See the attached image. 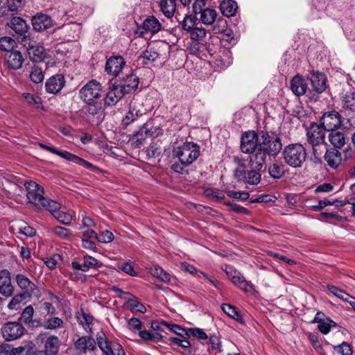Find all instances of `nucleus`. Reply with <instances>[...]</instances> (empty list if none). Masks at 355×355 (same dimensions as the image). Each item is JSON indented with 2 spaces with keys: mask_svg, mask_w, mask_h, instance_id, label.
Masks as SVG:
<instances>
[{
  "mask_svg": "<svg viewBox=\"0 0 355 355\" xmlns=\"http://www.w3.org/2000/svg\"><path fill=\"white\" fill-rule=\"evenodd\" d=\"M22 96L29 104L35 105L37 108L42 107V100L38 96L30 93H24Z\"/></svg>",
  "mask_w": 355,
  "mask_h": 355,
  "instance_id": "obj_55",
  "label": "nucleus"
},
{
  "mask_svg": "<svg viewBox=\"0 0 355 355\" xmlns=\"http://www.w3.org/2000/svg\"><path fill=\"white\" fill-rule=\"evenodd\" d=\"M51 231L55 235L63 239H69L71 235V232L69 229L61 226L54 227Z\"/></svg>",
  "mask_w": 355,
  "mask_h": 355,
  "instance_id": "obj_52",
  "label": "nucleus"
},
{
  "mask_svg": "<svg viewBox=\"0 0 355 355\" xmlns=\"http://www.w3.org/2000/svg\"><path fill=\"white\" fill-rule=\"evenodd\" d=\"M14 288L11 284L10 272L8 270L0 271V293L6 297L11 296Z\"/></svg>",
  "mask_w": 355,
  "mask_h": 355,
  "instance_id": "obj_22",
  "label": "nucleus"
},
{
  "mask_svg": "<svg viewBox=\"0 0 355 355\" xmlns=\"http://www.w3.org/2000/svg\"><path fill=\"white\" fill-rule=\"evenodd\" d=\"M6 61L9 68L17 70L21 68L24 58L21 52L12 51L7 55Z\"/></svg>",
  "mask_w": 355,
  "mask_h": 355,
  "instance_id": "obj_28",
  "label": "nucleus"
},
{
  "mask_svg": "<svg viewBox=\"0 0 355 355\" xmlns=\"http://www.w3.org/2000/svg\"><path fill=\"white\" fill-rule=\"evenodd\" d=\"M127 94L122 87L118 85L112 84L104 99L105 104L109 106L115 105L123 96Z\"/></svg>",
  "mask_w": 355,
  "mask_h": 355,
  "instance_id": "obj_17",
  "label": "nucleus"
},
{
  "mask_svg": "<svg viewBox=\"0 0 355 355\" xmlns=\"http://www.w3.org/2000/svg\"><path fill=\"white\" fill-rule=\"evenodd\" d=\"M141 105L137 102L130 103L129 110L123 119L122 123L123 125L128 126L143 115L144 112L141 110Z\"/></svg>",
  "mask_w": 355,
  "mask_h": 355,
  "instance_id": "obj_24",
  "label": "nucleus"
},
{
  "mask_svg": "<svg viewBox=\"0 0 355 355\" xmlns=\"http://www.w3.org/2000/svg\"><path fill=\"white\" fill-rule=\"evenodd\" d=\"M113 234L108 230L103 231L100 234H97L96 240L102 243H110L111 241H113Z\"/></svg>",
  "mask_w": 355,
  "mask_h": 355,
  "instance_id": "obj_59",
  "label": "nucleus"
},
{
  "mask_svg": "<svg viewBox=\"0 0 355 355\" xmlns=\"http://www.w3.org/2000/svg\"><path fill=\"white\" fill-rule=\"evenodd\" d=\"M175 0H162L160 8L165 16L171 17L175 10Z\"/></svg>",
  "mask_w": 355,
  "mask_h": 355,
  "instance_id": "obj_40",
  "label": "nucleus"
},
{
  "mask_svg": "<svg viewBox=\"0 0 355 355\" xmlns=\"http://www.w3.org/2000/svg\"><path fill=\"white\" fill-rule=\"evenodd\" d=\"M0 180L2 186L8 192H13L18 193L23 191V188L21 184H24V182L20 181L19 178L9 173H4L0 175Z\"/></svg>",
  "mask_w": 355,
  "mask_h": 355,
  "instance_id": "obj_13",
  "label": "nucleus"
},
{
  "mask_svg": "<svg viewBox=\"0 0 355 355\" xmlns=\"http://www.w3.org/2000/svg\"><path fill=\"white\" fill-rule=\"evenodd\" d=\"M313 89L318 94L322 93L327 88V78L324 73L313 72L311 76Z\"/></svg>",
  "mask_w": 355,
  "mask_h": 355,
  "instance_id": "obj_25",
  "label": "nucleus"
},
{
  "mask_svg": "<svg viewBox=\"0 0 355 355\" xmlns=\"http://www.w3.org/2000/svg\"><path fill=\"white\" fill-rule=\"evenodd\" d=\"M225 205L230 207V209L238 214H249L250 211L245 207L233 202H225Z\"/></svg>",
  "mask_w": 355,
  "mask_h": 355,
  "instance_id": "obj_57",
  "label": "nucleus"
},
{
  "mask_svg": "<svg viewBox=\"0 0 355 355\" xmlns=\"http://www.w3.org/2000/svg\"><path fill=\"white\" fill-rule=\"evenodd\" d=\"M221 309L228 316L232 318L241 323L243 322V318L236 306L229 304H223L221 305Z\"/></svg>",
  "mask_w": 355,
  "mask_h": 355,
  "instance_id": "obj_38",
  "label": "nucleus"
},
{
  "mask_svg": "<svg viewBox=\"0 0 355 355\" xmlns=\"http://www.w3.org/2000/svg\"><path fill=\"white\" fill-rule=\"evenodd\" d=\"M131 297L127 301L126 304L129 309L132 311H138L140 313H146V308L145 306L138 301L137 298L132 295H130Z\"/></svg>",
  "mask_w": 355,
  "mask_h": 355,
  "instance_id": "obj_43",
  "label": "nucleus"
},
{
  "mask_svg": "<svg viewBox=\"0 0 355 355\" xmlns=\"http://www.w3.org/2000/svg\"><path fill=\"white\" fill-rule=\"evenodd\" d=\"M326 131L320 124L317 123H311L306 130L307 141L312 146L313 153L315 157L321 154L318 152L316 147L325 144Z\"/></svg>",
  "mask_w": 355,
  "mask_h": 355,
  "instance_id": "obj_7",
  "label": "nucleus"
},
{
  "mask_svg": "<svg viewBox=\"0 0 355 355\" xmlns=\"http://www.w3.org/2000/svg\"><path fill=\"white\" fill-rule=\"evenodd\" d=\"M96 348V340L92 336H81L74 343V349L79 354H85L87 351H94Z\"/></svg>",
  "mask_w": 355,
  "mask_h": 355,
  "instance_id": "obj_14",
  "label": "nucleus"
},
{
  "mask_svg": "<svg viewBox=\"0 0 355 355\" xmlns=\"http://www.w3.org/2000/svg\"><path fill=\"white\" fill-rule=\"evenodd\" d=\"M31 21L33 29L37 32L43 31L53 26V21L51 17L42 13L33 16Z\"/></svg>",
  "mask_w": 355,
  "mask_h": 355,
  "instance_id": "obj_16",
  "label": "nucleus"
},
{
  "mask_svg": "<svg viewBox=\"0 0 355 355\" xmlns=\"http://www.w3.org/2000/svg\"><path fill=\"white\" fill-rule=\"evenodd\" d=\"M101 94V87L96 80L89 81L80 90V98L87 103H93Z\"/></svg>",
  "mask_w": 355,
  "mask_h": 355,
  "instance_id": "obj_11",
  "label": "nucleus"
},
{
  "mask_svg": "<svg viewBox=\"0 0 355 355\" xmlns=\"http://www.w3.org/2000/svg\"><path fill=\"white\" fill-rule=\"evenodd\" d=\"M28 56L33 62H41L46 57V52L42 46L37 43L32 49H28L27 51Z\"/></svg>",
  "mask_w": 355,
  "mask_h": 355,
  "instance_id": "obj_31",
  "label": "nucleus"
},
{
  "mask_svg": "<svg viewBox=\"0 0 355 355\" xmlns=\"http://www.w3.org/2000/svg\"><path fill=\"white\" fill-rule=\"evenodd\" d=\"M270 175L275 178H280L284 173V166L277 163H273L268 168Z\"/></svg>",
  "mask_w": 355,
  "mask_h": 355,
  "instance_id": "obj_47",
  "label": "nucleus"
},
{
  "mask_svg": "<svg viewBox=\"0 0 355 355\" xmlns=\"http://www.w3.org/2000/svg\"><path fill=\"white\" fill-rule=\"evenodd\" d=\"M196 23V16H185L182 23V28L184 31L188 32H191V31L194 28Z\"/></svg>",
  "mask_w": 355,
  "mask_h": 355,
  "instance_id": "obj_53",
  "label": "nucleus"
},
{
  "mask_svg": "<svg viewBox=\"0 0 355 355\" xmlns=\"http://www.w3.org/2000/svg\"><path fill=\"white\" fill-rule=\"evenodd\" d=\"M211 350H218L219 353L222 352V343L219 336L213 334L208 336Z\"/></svg>",
  "mask_w": 355,
  "mask_h": 355,
  "instance_id": "obj_54",
  "label": "nucleus"
},
{
  "mask_svg": "<svg viewBox=\"0 0 355 355\" xmlns=\"http://www.w3.org/2000/svg\"><path fill=\"white\" fill-rule=\"evenodd\" d=\"M33 313L34 309L32 306L29 305L24 309L21 313V318L24 322L30 323L32 321Z\"/></svg>",
  "mask_w": 355,
  "mask_h": 355,
  "instance_id": "obj_62",
  "label": "nucleus"
},
{
  "mask_svg": "<svg viewBox=\"0 0 355 355\" xmlns=\"http://www.w3.org/2000/svg\"><path fill=\"white\" fill-rule=\"evenodd\" d=\"M22 37L21 44L26 49L27 51L37 44L35 37L28 32L23 35Z\"/></svg>",
  "mask_w": 355,
  "mask_h": 355,
  "instance_id": "obj_51",
  "label": "nucleus"
},
{
  "mask_svg": "<svg viewBox=\"0 0 355 355\" xmlns=\"http://www.w3.org/2000/svg\"><path fill=\"white\" fill-rule=\"evenodd\" d=\"M37 341L44 345V352L47 355H57L58 354L61 341L58 336L40 334L37 336Z\"/></svg>",
  "mask_w": 355,
  "mask_h": 355,
  "instance_id": "obj_10",
  "label": "nucleus"
},
{
  "mask_svg": "<svg viewBox=\"0 0 355 355\" xmlns=\"http://www.w3.org/2000/svg\"><path fill=\"white\" fill-rule=\"evenodd\" d=\"M259 148L249 157V164L261 168L268 157H275L282 148L281 138L274 131L259 130Z\"/></svg>",
  "mask_w": 355,
  "mask_h": 355,
  "instance_id": "obj_1",
  "label": "nucleus"
},
{
  "mask_svg": "<svg viewBox=\"0 0 355 355\" xmlns=\"http://www.w3.org/2000/svg\"><path fill=\"white\" fill-rule=\"evenodd\" d=\"M139 336L144 340L154 341L159 340L162 338V336L159 333H151L146 330H140Z\"/></svg>",
  "mask_w": 355,
  "mask_h": 355,
  "instance_id": "obj_49",
  "label": "nucleus"
},
{
  "mask_svg": "<svg viewBox=\"0 0 355 355\" xmlns=\"http://www.w3.org/2000/svg\"><path fill=\"white\" fill-rule=\"evenodd\" d=\"M139 83V78L136 75L130 73L123 80L119 85L127 94H129L137 88Z\"/></svg>",
  "mask_w": 355,
  "mask_h": 355,
  "instance_id": "obj_30",
  "label": "nucleus"
},
{
  "mask_svg": "<svg viewBox=\"0 0 355 355\" xmlns=\"http://www.w3.org/2000/svg\"><path fill=\"white\" fill-rule=\"evenodd\" d=\"M328 139L334 148L338 149L343 148L345 144V137L343 132L337 130L329 131Z\"/></svg>",
  "mask_w": 355,
  "mask_h": 355,
  "instance_id": "obj_29",
  "label": "nucleus"
},
{
  "mask_svg": "<svg viewBox=\"0 0 355 355\" xmlns=\"http://www.w3.org/2000/svg\"><path fill=\"white\" fill-rule=\"evenodd\" d=\"M142 27L147 32L155 33L160 31L161 24L155 17L152 16L144 21Z\"/></svg>",
  "mask_w": 355,
  "mask_h": 355,
  "instance_id": "obj_33",
  "label": "nucleus"
},
{
  "mask_svg": "<svg viewBox=\"0 0 355 355\" xmlns=\"http://www.w3.org/2000/svg\"><path fill=\"white\" fill-rule=\"evenodd\" d=\"M150 131L147 125L145 123L143 126L133 135V139H135V142L137 146H140L147 138Z\"/></svg>",
  "mask_w": 355,
  "mask_h": 355,
  "instance_id": "obj_44",
  "label": "nucleus"
},
{
  "mask_svg": "<svg viewBox=\"0 0 355 355\" xmlns=\"http://www.w3.org/2000/svg\"><path fill=\"white\" fill-rule=\"evenodd\" d=\"M227 274L231 279L232 282L245 292H251L254 289L253 284L248 282L245 277L238 271L227 272Z\"/></svg>",
  "mask_w": 355,
  "mask_h": 355,
  "instance_id": "obj_20",
  "label": "nucleus"
},
{
  "mask_svg": "<svg viewBox=\"0 0 355 355\" xmlns=\"http://www.w3.org/2000/svg\"><path fill=\"white\" fill-rule=\"evenodd\" d=\"M342 107L355 112V92H348L342 97Z\"/></svg>",
  "mask_w": 355,
  "mask_h": 355,
  "instance_id": "obj_34",
  "label": "nucleus"
},
{
  "mask_svg": "<svg viewBox=\"0 0 355 355\" xmlns=\"http://www.w3.org/2000/svg\"><path fill=\"white\" fill-rule=\"evenodd\" d=\"M324 160L330 168L336 169L342 163L341 153L336 148L327 149L324 155Z\"/></svg>",
  "mask_w": 355,
  "mask_h": 355,
  "instance_id": "obj_26",
  "label": "nucleus"
},
{
  "mask_svg": "<svg viewBox=\"0 0 355 355\" xmlns=\"http://www.w3.org/2000/svg\"><path fill=\"white\" fill-rule=\"evenodd\" d=\"M236 159L239 162V166L234 171V176L236 178L238 181L252 185L259 183L261 180V174L259 171L261 168H257L254 166L250 165L252 169L246 171L244 162L239 159Z\"/></svg>",
  "mask_w": 355,
  "mask_h": 355,
  "instance_id": "obj_6",
  "label": "nucleus"
},
{
  "mask_svg": "<svg viewBox=\"0 0 355 355\" xmlns=\"http://www.w3.org/2000/svg\"><path fill=\"white\" fill-rule=\"evenodd\" d=\"M205 194L207 197L214 201H219L225 198V195L222 193H218L213 189H207L205 190Z\"/></svg>",
  "mask_w": 355,
  "mask_h": 355,
  "instance_id": "obj_64",
  "label": "nucleus"
},
{
  "mask_svg": "<svg viewBox=\"0 0 355 355\" xmlns=\"http://www.w3.org/2000/svg\"><path fill=\"white\" fill-rule=\"evenodd\" d=\"M64 84L65 80L63 75H53L46 82V91L50 94H57L64 87Z\"/></svg>",
  "mask_w": 355,
  "mask_h": 355,
  "instance_id": "obj_18",
  "label": "nucleus"
},
{
  "mask_svg": "<svg viewBox=\"0 0 355 355\" xmlns=\"http://www.w3.org/2000/svg\"><path fill=\"white\" fill-rule=\"evenodd\" d=\"M283 159L289 166L301 167L306 159V150L299 143L287 145L282 153Z\"/></svg>",
  "mask_w": 355,
  "mask_h": 355,
  "instance_id": "obj_5",
  "label": "nucleus"
},
{
  "mask_svg": "<svg viewBox=\"0 0 355 355\" xmlns=\"http://www.w3.org/2000/svg\"><path fill=\"white\" fill-rule=\"evenodd\" d=\"M59 209L55 211H49L59 222L64 225H69L71 223L73 216L70 212H65L60 210Z\"/></svg>",
  "mask_w": 355,
  "mask_h": 355,
  "instance_id": "obj_37",
  "label": "nucleus"
},
{
  "mask_svg": "<svg viewBox=\"0 0 355 355\" xmlns=\"http://www.w3.org/2000/svg\"><path fill=\"white\" fill-rule=\"evenodd\" d=\"M8 26L12 28L17 35L22 36L28 33V26L26 21L19 17H14L8 23Z\"/></svg>",
  "mask_w": 355,
  "mask_h": 355,
  "instance_id": "obj_27",
  "label": "nucleus"
},
{
  "mask_svg": "<svg viewBox=\"0 0 355 355\" xmlns=\"http://www.w3.org/2000/svg\"><path fill=\"white\" fill-rule=\"evenodd\" d=\"M199 155L200 149L196 144L192 142L184 144L173 152V159L177 158L178 162H174L172 164V170L178 173H184L186 171L185 168L196 161Z\"/></svg>",
  "mask_w": 355,
  "mask_h": 355,
  "instance_id": "obj_3",
  "label": "nucleus"
},
{
  "mask_svg": "<svg viewBox=\"0 0 355 355\" xmlns=\"http://www.w3.org/2000/svg\"><path fill=\"white\" fill-rule=\"evenodd\" d=\"M336 323L329 318L324 319L322 322L318 324V330L323 334H327L329 332L331 327H336Z\"/></svg>",
  "mask_w": 355,
  "mask_h": 355,
  "instance_id": "obj_50",
  "label": "nucleus"
},
{
  "mask_svg": "<svg viewBox=\"0 0 355 355\" xmlns=\"http://www.w3.org/2000/svg\"><path fill=\"white\" fill-rule=\"evenodd\" d=\"M344 118L335 110L324 112L320 119V124L327 132L338 130L343 125Z\"/></svg>",
  "mask_w": 355,
  "mask_h": 355,
  "instance_id": "obj_8",
  "label": "nucleus"
},
{
  "mask_svg": "<svg viewBox=\"0 0 355 355\" xmlns=\"http://www.w3.org/2000/svg\"><path fill=\"white\" fill-rule=\"evenodd\" d=\"M220 8L223 15L230 17L236 14L238 6L236 2L233 0H224L220 3Z\"/></svg>",
  "mask_w": 355,
  "mask_h": 355,
  "instance_id": "obj_32",
  "label": "nucleus"
},
{
  "mask_svg": "<svg viewBox=\"0 0 355 355\" xmlns=\"http://www.w3.org/2000/svg\"><path fill=\"white\" fill-rule=\"evenodd\" d=\"M290 88L295 96H301L306 92L308 85L304 78L297 74L291 80Z\"/></svg>",
  "mask_w": 355,
  "mask_h": 355,
  "instance_id": "obj_23",
  "label": "nucleus"
},
{
  "mask_svg": "<svg viewBox=\"0 0 355 355\" xmlns=\"http://www.w3.org/2000/svg\"><path fill=\"white\" fill-rule=\"evenodd\" d=\"M170 49L171 46L167 42L158 41L149 44L139 59L142 60L144 64H149L157 59L164 60L168 58Z\"/></svg>",
  "mask_w": 355,
  "mask_h": 355,
  "instance_id": "obj_4",
  "label": "nucleus"
},
{
  "mask_svg": "<svg viewBox=\"0 0 355 355\" xmlns=\"http://www.w3.org/2000/svg\"><path fill=\"white\" fill-rule=\"evenodd\" d=\"M188 332L189 336H192L200 340H207L209 336L202 329L200 328H189L188 329Z\"/></svg>",
  "mask_w": 355,
  "mask_h": 355,
  "instance_id": "obj_56",
  "label": "nucleus"
},
{
  "mask_svg": "<svg viewBox=\"0 0 355 355\" xmlns=\"http://www.w3.org/2000/svg\"><path fill=\"white\" fill-rule=\"evenodd\" d=\"M8 9L10 11H18L24 7L23 0H6Z\"/></svg>",
  "mask_w": 355,
  "mask_h": 355,
  "instance_id": "obj_60",
  "label": "nucleus"
},
{
  "mask_svg": "<svg viewBox=\"0 0 355 355\" xmlns=\"http://www.w3.org/2000/svg\"><path fill=\"white\" fill-rule=\"evenodd\" d=\"M29 77L31 80L35 84L42 83L44 78L42 68L37 64H34L30 71Z\"/></svg>",
  "mask_w": 355,
  "mask_h": 355,
  "instance_id": "obj_39",
  "label": "nucleus"
},
{
  "mask_svg": "<svg viewBox=\"0 0 355 355\" xmlns=\"http://www.w3.org/2000/svg\"><path fill=\"white\" fill-rule=\"evenodd\" d=\"M24 299L23 294L16 295L11 299L10 302L8 304V308L10 310H15L17 309V306L23 301Z\"/></svg>",
  "mask_w": 355,
  "mask_h": 355,
  "instance_id": "obj_63",
  "label": "nucleus"
},
{
  "mask_svg": "<svg viewBox=\"0 0 355 355\" xmlns=\"http://www.w3.org/2000/svg\"><path fill=\"white\" fill-rule=\"evenodd\" d=\"M217 12L216 10L212 8H205L200 14V19L205 25L212 24L216 19Z\"/></svg>",
  "mask_w": 355,
  "mask_h": 355,
  "instance_id": "obj_36",
  "label": "nucleus"
},
{
  "mask_svg": "<svg viewBox=\"0 0 355 355\" xmlns=\"http://www.w3.org/2000/svg\"><path fill=\"white\" fill-rule=\"evenodd\" d=\"M24 186L26 191L28 202L32 205L35 209L55 211L60 207L58 202L44 196V188L37 182L32 180L26 181L24 182Z\"/></svg>",
  "mask_w": 355,
  "mask_h": 355,
  "instance_id": "obj_2",
  "label": "nucleus"
},
{
  "mask_svg": "<svg viewBox=\"0 0 355 355\" xmlns=\"http://www.w3.org/2000/svg\"><path fill=\"white\" fill-rule=\"evenodd\" d=\"M63 320L58 317L48 318L44 322L43 327L45 329L53 330L63 327Z\"/></svg>",
  "mask_w": 355,
  "mask_h": 355,
  "instance_id": "obj_45",
  "label": "nucleus"
},
{
  "mask_svg": "<svg viewBox=\"0 0 355 355\" xmlns=\"http://www.w3.org/2000/svg\"><path fill=\"white\" fill-rule=\"evenodd\" d=\"M125 65V61L121 56L110 57L106 62L105 71L107 73L116 76Z\"/></svg>",
  "mask_w": 355,
  "mask_h": 355,
  "instance_id": "obj_19",
  "label": "nucleus"
},
{
  "mask_svg": "<svg viewBox=\"0 0 355 355\" xmlns=\"http://www.w3.org/2000/svg\"><path fill=\"white\" fill-rule=\"evenodd\" d=\"M15 281L17 286L24 291V294L32 295H36L38 293V289L36 285L26 275L23 274H17L15 276Z\"/></svg>",
  "mask_w": 355,
  "mask_h": 355,
  "instance_id": "obj_15",
  "label": "nucleus"
},
{
  "mask_svg": "<svg viewBox=\"0 0 355 355\" xmlns=\"http://www.w3.org/2000/svg\"><path fill=\"white\" fill-rule=\"evenodd\" d=\"M259 131L245 132L241 138V150L243 153L252 155L259 148Z\"/></svg>",
  "mask_w": 355,
  "mask_h": 355,
  "instance_id": "obj_9",
  "label": "nucleus"
},
{
  "mask_svg": "<svg viewBox=\"0 0 355 355\" xmlns=\"http://www.w3.org/2000/svg\"><path fill=\"white\" fill-rule=\"evenodd\" d=\"M24 331L23 325L17 322H8L1 327L3 337L6 340H14L19 338Z\"/></svg>",
  "mask_w": 355,
  "mask_h": 355,
  "instance_id": "obj_12",
  "label": "nucleus"
},
{
  "mask_svg": "<svg viewBox=\"0 0 355 355\" xmlns=\"http://www.w3.org/2000/svg\"><path fill=\"white\" fill-rule=\"evenodd\" d=\"M147 156L149 158H155L161 155L160 146L157 144H152L147 149Z\"/></svg>",
  "mask_w": 355,
  "mask_h": 355,
  "instance_id": "obj_58",
  "label": "nucleus"
},
{
  "mask_svg": "<svg viewBox=\"0 0 355 355\" xmlns=\"http://www.w3.org/2000/svg\"><path fill=\"white\" fill-rule=\"evenodd\" d=\"M150 274L162 282H168L171 279L170 275L164 271L158 265L152 266L150 269Z\"/></svg>",
  "mask_w": 355,
  "mask_h": 355,
  "instance_id": "obj_42",
  "label": "nucleus"
},
{
  "mask_svg": "<svg viewBox=\"0 0 355 355\" xmlns=\"http://www.w3.org/2000/svg\"><path fill=\"white\" fill-rule=\"evenodd\" d=\"M72 268L75 270H80L83 272H87L90 268H100L103 263L93 257L85 255L83 257V263H80L77 261L71 263Z\"/></svg>",
  "mask_w": 355,
  "mask_h": 355,
  "instance_id": "obj_21",
  "label": "nucleus"
},
{
  "mask_svg": "<svg viewBox=\"0 0 355 355\" xmlns=\"http://www.w3.org/2000/svg\"><path fill=\"white\" fill-rule=\"evenodd\" d=\"M327 289L329 291L336 296V297L343 300L344 302H351L349 299H353V297L349 295L347 293L344 291L343 290H341L337 286H332V285H327Z\"/></svg>",
  "mask_w": 355,
  "mask_h": 355,
  "instance_id": "obj_41",
  "label": "nucleus"
},
{
  "mask_svg": "<svg viewBox=\"0 0 355 355\" xmlns=\"http://www.w3.org/2000/svg\"><path fill=\"white\" fill-rule=\"evenodd\" d=\"M206 34L205 28L195 26L190 32V37L192 40L200 42L205 38Z\"/></svg>",
  "mask_w": 355,
  "mask_h": 355,
  "instance_id": "obj_48",
  "label": "nucleus"
},
{
  "mask_svg": "<svg viewBox=\"0 0 355 355\" xmlns=\"http://www.w3.org/2000/svg\"><path fill=\"white\" fill-rule=\"evenodd\" d=\"M96 341L99 348L102 352H108L112 351V344L109 342L105 333L103 331H99L97 333L96 336Z\"/></svg>",
  "mask_w": 355,
  "mask_h": 355,
  "instance_id": "obj_35",
  "label": "nucleus"
},
{
  "mask_svg": "<svg viewBox=\"0 0 355 355\" xmlns=\"http://www.w3.org/2000/svg\"><path fill=\"white\" fill-rule=\"evenodd\" d=\"M16 44L15 41L10 37L0 38V49L2 51L11 52Z\"/></svg>",
  "mask_w": 355,
  "mask_h": 355,
  "instance_id": "obj_46",
  "label": "nucleus"
},
{
  "mask_svg": "<svg viewBox=\"0 0 355 355\" xmlns=\"http://www.w3.org/2000/svg\"><path fill=\"white\" fill-rule=\"evenodd\" d=\"M334 349L341 355H352V354L351 346L346 342H343L339 345L334 346Z\"/></svg>",
  "mask_w": 355,
  "mask_h": 355,
  "instance_id": "obj_61",
  "label": "nucleus"
}]
</instances>
